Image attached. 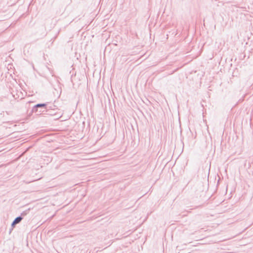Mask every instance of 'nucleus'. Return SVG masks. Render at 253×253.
<instances>
[{
    "mask_svg": "<svg viewBox=\"0 0 253 253\" xmlns=\"http://www.w3.org/2000/svg\"><path fill=\"white\" fill-rule=\"evenodd\" d=\"M47 108L46 103H39L35 105L32 108L31 113H36L37 115H40L44 112Z\"/></svg>",
    "mask_w": 253,
    "mask_h": 253,
    "instance_id": "obj_1",
    "label": "nucleus"
},
{
    "mask_svg": "<svg viewBox=\"0 0 253 253\" xmlns=\"http://www.w3.org/2000/svg\"><path fill=\"white\" fill-rule=\"evenodd\" d=\"M58 108L55 105L47 107L45 111L47 112V115H54L56 114Z\"/></svg>",
    "mask_w": 253,
    "mask_h": 253,
    "instance_id": "obj_2",
    "label": "nucleus"
},
{
    "mask_svg": "<svg viewBox=\"0 0 253 253\" xmlns=\"http://www.w3.org/2000/svg\"><path fill=\"white\" fill-rule=\"evenodd\" d=\"M26 213L25 212H23L21 213V215L16 217L13 222L11 223V226L14 227L17 224L21 222V221L23 219L22 215H25Z\"/></svg>",
    "mask_w": 253,
    "mask_h": 253,
    "instance_id": "obj_3",
    "label": "nucleus"
}]
</instances>
